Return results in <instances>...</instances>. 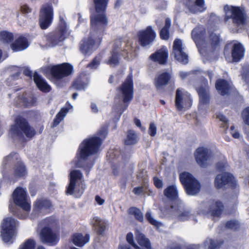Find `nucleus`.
Instances as JSON below:
<instances>
[{
    "instance_id": "9b49d317",
    "label": "nucleus",
    "mask_w": 249,
    "mask_h": 249,
    "mask_svg": "<svg viewBox=\"0 0 249 249\" xmlns=\"http://www.w3.org/2000/svg\"><path fill=\"white\" fill-rule=\"evenodd\" d=\"M157 34L152 26H148L145 29L139 30L137 34L138 42L142 48H149L156 39Z\"/></svg>"
},
{
    "instance_id": "0eeeda50",
    "label": "nucleus",
    "mask_w": 249,
    "mask_h": 249,
    "mask_svg": "<svg viewBox=\"0 0 249 249\" xmlns=\"http://www.w3.org/2000/svg\"><path fill=\"white\" fill-rule=\"evenodd\" d=\"M179 178L187 195L195 196L200 191V182L191 173L185 171L179 174Z\"/></svg>"
},
{
    "instance_id": "58836bf2",
    "label": "nucleus",
    "mask_w": 249,
    "mask_h": 249,
    "mask_svg": "<svg viewBox=\"0 0 249 249\" xmlns=\"http://www.w3.org/2000/svg\"><path fill=\"white\" fill-rule=\"evenodd\" d=\"M128 213L130 215L134 216L135 218L140 222L143 221V215L141 210L135 207H131L128 210Z\"/></svg>"
},
{
    "instance_id": "c756f323",
    "label": "nucleus",
    "mask_w": 249,
    "mask_h": 249,
    "mask_svg": "<svg viewBox=\"0 0 249 249\" xmlns=\"http://www.w3.org/2000/svg\"><path fill=\"white\" fill-rule=\"evenodd\" d=\"M94 223L92 225L93 229L99 236L103 235L107 229L106 222L98 217L94 218Z\"/></svg>"
},
{
    "instance_id": "49530a36",
    "label": "nucleus",
    "mask_w": 249,
    "mask_h": 249,
    "mask_svg": "<svg viewBox=\"0 0 249 249\" xmlns=\"http://www.w3.org/2000/svg\"><path fill=\"white\" fill-rule=\"evenodd\" d=\"M145 218L150 224L156 227L159 228L161 225V222L157 221L152 217L151 213L149 212H147L145 213Z\"/></svg>"
},
{
    "instance_id": "c9c22d12",
    "label": "nucleus",
    "mask_w": 249,
    "mask_h": 249,
    "mask_svg": "<svg viewBox=\"0 0 249 249\" xmlns=\"http://www.w3.org/2000/svg\"><path fill=\"white\" fill-rule=\"evenodd\" d=\"M138 138L135 131L133 130H128L127 135L124 141V144L126 145H132L137 143Z\"/></svg>"
},
{
    "instance_id": "6ab92c4d",
    "label": "nucleus",
    "mask_w": 249,
    "mask_h": 249,
    "mask_svg": "<svg viewBox=\"0 0 249 249\" xmlns=\"http://www.w3.org/2000/svg\"><path fill=\"white\" fill-rule=\"evenodd\" d=\"M195 157L196 162L201 167H206L210 158L208 149L203 147L197 148L195 153Z\"/></svg>"
},
{
    "instance_id": "e2e57ef3",
    "label": "nucleus",
    "mask_w": 249,
    "mask_h": 249,
    "mask_svg": "<svg viewBox=\"0 0 249 249\" xmlns=\"http://www.w3.org/2000/svg\"><path fill=\"white\" fill-rule=\"evenodd\" d=\"M23 73L24 75L32 78V71L28 67H25L24 69Z\"/></svg>"
},
{
    "instance_id": "f8f14e48",
    "label": "nucleus",
    "mask_w": 249,
    "mask_h": 249,
    "mask_svg": "<svg viewBox=\"0 0 249 249\" xmlns=\"http://www.w3.org/2000/svg\"><path fill=\"white\" fill-rule=\"evenodd\" d=\"M192 102L193 100L190 93L183 92L182 89H178L176 90L175 105L178 110L189 109L192 105Z\"/></svg>"
},
{
    "instance_id": "79ce46f5",
    "label": "nucleus",
    "mask_w": 249,
    "mask_h": 249,
    "mask_svg": "<svg viewBox=\"0 0 249 249\" xmlns=\"http://www.w3.org/2000/svg\"><path fill=\"white\" fill-rule=\"evenodd\" d=\"M240 227L241 225L240 222L235 219L228 220L225 224V227L226 229L234 231H239L240 229Z\"/></svg>"
},
{
    "instance_id": "4468645a",
    "label": "nucleus",
    "mask_w": 249,
    "mask_h": 249,
    "mask_svg": "<svg viewBox=\"0 0 249 249\" xmlns=\"http://www.w3.org/2000/svg\"><path fill=\"white\" fill-rule=\"evenodd\" d=\"M12 197L17 206L26 211L30 210L31 205L28 202L27 193L25 189L21 187H17L12 194Z\"/></svg>"
},
{
    "instance_id": "ea45409f",
    "label": "nucleus",
    "mask_w": 249,
    "mask_h": 249,
    "mask_svg": "<svg viewBox=\"0 0 249 249\" xmlns=\"http://www.w3.org/2000/svg\"><path fill=\"white\" fill-rule=\"evenodd\" d=\"M195 5L197 7V9H196L193 6H188V8L193 13H196L197 12H202L206 9L204 0H195Z\"/></svg>"
},
{
    "instance_id": "052dcab7",
    "label": "nucleus",
    "mask_w": 249,
    "mask_h": 249,
    "mask_svg": "<svg viewBox=\"0 0 249 249\" xmlns=\"http://www.w3.org/2000/svg\"><path fill=\"white\" fill-rule=\"evenodd\" d=\"M29 190L31 196H35L37 192V189L34 184H30Z\"/></svg>"
},
{
    "instance_id": "f3484780",
    "label": "nucleus",
    "mask_w": 249,
    "mask_h": 249,
    "mask_svg": "<svg viewBox=\"0 0 249 249\" xmlns=\"http://www.w3.org/2000/svg\"><path fill=\"white\" fill-rule=\"evenodd\" d=\"M173 80L171 72L164 71L159 73L155 77L153 84L158 90L163 89L165 87L170 84Z\"/></svg>"
},
{
    "instance_id": "b1692460",
    "label": "nucleus",
    "mask_w": 249,
    "mask_h": 249,
    "mask_svg": "<svg viewBox=\"0 0 249 249\" xmlns=\"http://www.w3.org/2000/svg\"><path fill=\"white\" fill-rule=\"evenodd\" d=\"M29 44L27 38L21 35L18 36L10 44L11 49L14 52H20L25 50Z\"/></svg>"
},
{
    "instance_id": "ddd939ff",
    "label": "nucleus",
    "mask_w": 249,
    "mask_h": 249,
    "mask_svg": "<svg viewBox=\"0 0 249 249\" xmlns=\"http://www.w3.org/2000/svg\"><path fill=\"white\" fill-rule=\"evenodd\" d=\"M53 18V10L51 5L43 6L40 10L38 23L42 30H46L52 24Z\"/></svg>"
},
{
    "instance_id": "864d4df0",
    "label": "nucleus",
    "mask_w": 249,
    "mask_h": 249,
    "mask_svg": "<svg viewBox=\"0 0 249 249\" xmlns=\"http://www.w3.org/2000/svg\"><path fill=\"white\" fill-rule=\"evenodd\" d=\"M216 118L223 123V125L222 127H226L227 128L228 127V120L224 115L219 113L216 115Z\"/></svg>"
},
{
    "instance_id": "4d7b16f0",
    "label": "nucleus",
    "mask_w": 249,
    "mask_h": 249,
    "mask_svg": "<svg viewBox=\"0 0 249 249\" xmlns=\"http://www.w3.org/2000/svg\"><path fill=\"white\" fill-rule=\"evenodd\" d=\"M133 193L136 195H140L143 193V187L139 186L133 188Z\"/></svg>"
},
{
    "instance_id": "4be33fe9",
    "label": "nucleus",
    "mask_w": 249,
    "mask_h": 249,
    "mask_svg": "<svg viewBox=\"0 0 249 249\" xmlns=\"http://www.w3.org/2000/svg\"><path fill=\"white\" fill-rule=\"evenodd\" d=\"M209 41L210 44L209 51L213 54L217 53L220 47L222 39L220 35L216 34L213 32H211L209 34Z\"/></svg>"
},
{
    "instance_id": "4c0bfd02",
    "label": "nucleus",
    "mask_w": 249,
    "mask_h": 249,
    "mask_svg": "<svg viewBox=\"0 0 249 249\" xmlns=\"http://www.w3.org/2000/svg\"><path fill=\"white\" fill-rule=\"evenodd\" d=\"M14 39L13 33L3 30L0 32V41L4 44L12 43Z\"/></svg>"
},
{
    "instance_id": "a18cd8bd",
    "label": "nucleus",
    "mask_w": 249,
    "mask_h": 249,
    "mask_svg": "<svg viewBox=\"0 0 249 249\" xmlns=\"http://www.w3.org/2000/svg\"><path fill=\"white\" fill-rule=\"evenodd\" d=\"M36 246V242L33 239L29 238L26 240L22 244L18 249H35Z\"/></svg>"
},
{
    "instance_id": "338daca9",
    "label": "nucleus",
    "mask_w": 249,
    "mask_h": 249,
    "mask_svg": "<svg viewBox=\"0 0 249 249\" xmlns=\"http://www.w3.org/2000/svg\"><path fill=\"white\" fill-rule=\"evenodd\" d=\"M234 129V126H231V134L232 136L235 139H238L240 137V134L238 131L233 132Z\"/></svg>"
},
{
    "instance_id": "bb28decb",
    "label": "nucleus",
    "mask_w": 249,
    "mask_h": 249,
    "mask_svg": "<svg viewBox=\"0 0 249 249\" xmlns=\"http://www.w3.org/2000/svg\"><path fill=\"white\" fill-rule=\"evenodd\" d=\"M18 100L22 104L24 108H30L36 105V98L33 95H27L26 93L18 95Z\"/></svg>"
},
{
    "instance_id": "20e7f679",
    "label": "nucleus",
    "mask_w": 249,
    "mask_h": 249,
    "mask_svg": "<svg viewBox=\"0 0 249 249\" xmlns=\"http://www.w3.org/2000/svg\"><path fill=\"white\" fill-rule=\"evenodd\" d=\"M10 131L13 138L23 141L25 140L24 136L32 138L36 134L35 129L30 125L28 120L20 116L15 119V124L11 126Z\"/></svg>"
},
{
    "instance_id": "473e14b6",
    "label": "nucleus",
    "mask_w": 249,
    "mask_h": 249,
    "mask_svg": "<svg viewBox=\"0 0 249 249\" xmlns=\"http://www.w3.org/2000/svg\"><path fill=\"white\" fill-rule=\"evenodd\" d=\"M164 195L170 200L174 201L178 198V191L175 185L168 186L163 191Z\"/></svg>"
},
{
    "instance_id": "2f4dec72",
    "label": "nucleus",
    "mask_w": 249,
    "mask_h": 249,
    "mask_svg": "<svg viewBox=\"0 0 249 249\" xmlns=\"http://www.w3.org/2000/svg\"><path fill=\"white\" fill-rule=\"evenodd\" d=\"M136 240L138 244L145 249H152L151 244L149 239L141 232L136 233Z\"/></svg>"
},
{
    "instance_id": "13d9d810",
    "label": "nucleus",
    "mask_w": 249,
    "mask_h": 249,
    "mask_svg": "<svg viewBox=\"0 0 249 249\" xmlns=\"http://www.w3.org/2000/svg\"><path fill=\"white\" fill-rule=\"evenodd\" d=\"M216 169L219 172H223L225 170V165L222 162H218L216 164Z\"/></svg>"
},
{
    "instance_id": "774afa93",
    "label": "nucleus",
    "mask_w": 249,
    "mask_h": 249,
    "mask_svg": "<svg viewBox=\"0 0 249 249\" xmlns=\"http://www.w3.org/2000/svg\"><path fill=\"white\" fill-rule=\"evenodd\" d=\"M95 199L97 203L100 205L103 204L105 202L104 199L98 195L95 196Z\"/></svg>"
},
{
    "instance_id": "423d86ee",
    "label": "nucleus",
    "mask_w": 249,
    "mask_h": 249,
    "mask_svg": "<svg viewBox=\"0 0 249 249\" xmlns=\"http://www.w3.org/2000/svg\"><path fill=\"white\" fill-rule=\"evenodd\" d=\"M83 178V174L80 170H72L69 174V183L66 187V194L80 197L86 188L85 184L82 182Z\"/></svg>"
},
{
    "instance_id": "7c9ffc66",
    "label": "nucleus",
    "mask_w": 249,
    "mask_h": 249,
    "mask_svg": "<svg viewBox=\"0 0 249 249\" xmlns=\"http://www.w3.org/2000/svg\"><path fill=\"white\" fill-rule=\"evenodd\" d=\"M73 243L76 246L82 247L89 240V235L86 234L84 236L81 233H75L71 236Z\"/></svg>"
},
{
    "instance_id": "7ed1b4c3",
    "label": "nucleus",
    "mask_w": 249,
    "mask_h": 249,
    "mask_svg": "<svg viewBox=\"0 0 249 249\" xmlns=\"http://www.w3.org/2000/svg\"><path fill=\"white\" fill-rule=\"evenodd\" d=\"M118 90L122 95L124 104L116 106L115 111L121 115L128 107L134 97V84L133 75L129 73L121 85L118 88Z\"/></svg>"
},
{
    "instance_id": "6e6552de",
    "label": "nucleus",
    "mask_w": 249,
    "mask_h": 249,
    "mask_svg": "<svg viewBox=\"0 0 249 249\" xmlns=\"http://www.w3.org/2000/svg\"><path fill=\"white\" fill-rule=\"evenodd\" d=\"M245 51V48L241 43L231 40L225 45L223 53L226 60L231 58L232 62L236 63L244 57Z\"/></svg>"
},
{
    "instance_id": "dca6fc26",
    "label": "nucleus",
    "mask_w": 249,
    "mask_h": 249,
    "mask_svg": "<svg viewBox=\"0 0 249 249\" xmlns=\"http://www.w3.org/2000/svg\"><path fill=\"white\" fill-rule=\"evenodd\" d=\"M41 241L50 246H55L59 242L60 237L58 233L54 232L49 227H43L40 232Z\"/></svg>"
},
{
    "instance_id": "9d476101",
    "label": "nucleus",
    "mask_w": 249,
    "mask_h": 249,
    "mask_svg": "<svg viewBox=\"0 0 249 249\" xmlns=\"http://www.w3.org/2000/svg\"><path fill=\"white\" fill-rule=\"evenodd\" d=\"M214 185L218 190H225L227 189L234 190L237 188V181L231 173L224 172L216 175L214 180Z\"/></svg>"
},
{
    "instance_id": "c85d7f7f",
    "label": "nucleus",
    "mask_w": 249,
    "mask_h": 249,
    "mask_svg": "<svg viewBox=\"0 0 249 249\" xmlns=\"http://www.w3.org/2000/svg\"><path fill=\"white\" fill-rule=\"evenodd\" d=\"M196 89L199 97L200 103L203 105L208 104L210 101L209 87L200 86Z\"/></svg>"
},
{
    "instance_id": "3c124183",
    "label": "nucleus",
    "mask_w": 249,
    "mask_h": 249,
    "mask_svg": "<svg viewBox=\"0 0 249 249\" xmlns=\"http://www.w3.org/2000/svg\"><path fill=\"white\" fill-rule=\"evenodd\" d=\"M126 239L127 242L133 248L135 247H138V245H137L134 242L133 234L132 232H129L127 234Z\"/></svg>"
},
{
    "instance_id": "6e6d98bb",
    "label": "nucleus",
    "mask_w": 249,
    "mask_h": 249,
    "mask_svg": "<svg viewBox=\"0 0 249 249\" xmlns=\"http://www.w3.org/2000/svg\"><path fill=\"white\" fill-rule=\"evenodd\" d=\"M153 182L154 184L155 187L158 189L161 188L163 186V182L162 180L160 178H159L157 177H155L153 178Z\"/></svg>"
},
{
    "instance_id": "bf43d9fd",
    "label": "nucleus",
    "mask_w": 249,
    "mask_h": 249,
    "mask_svg": "<svg viewBox=\"0 0 249 249\" xmlns=\"http://www.w3.org/2000/svg\"><path fill=\"white\" fill-rule=\"evenodd\" d=\"M21 12L24 14H28L32 12V9L27 5L24 4L20 7Z\"/></svg>"
},
{
    "instance_id": "8fccbe9b",
    "label": "nucleus",
    "mask_w": 249,
    "mask_h": 249,
    "mask_svg": "<svg viewBox=\"0 0 249 249\" xmlns=\"http://www.w3.org/2000/svg\"><path fill=\"white\" fill-rule=\"evenodd\" d=\"M242 79L249 84V67H246L243 68L242 73Z\"/></svg>"
},
{
    "instance_id": "393cba45",
    "label": "nucleus",
    "mask_w": 249,
    "mask_h": 249,
    "mask_svg": "<svg viewBox=\"0 0 249 249\" xmlns=\"http://www.w3.org/2000/svg\"><path fill=\"white\" fill-rule=\"evenodd\" d=\"M34 81L37 88L43 92H49L52 89L47 81L37 72L34 73Z\"/></svg>"
},
{
    "instance_id": "aec40b11",
    "label": "nucleus",
    "mask_w": 249,
    "mask_h": 249,
    "mask_svg": "<svg viewBox=\"0 0 249 249\" xmlns=\"http://www.w3.org/2000/svg\"><path fill=\"white\" fill-rule=\"evenodd\" d=\"M52 207L50 200L44 198L37 199L34 203L33 213L36 215H39L43 211L50 210Z\"/></svg>"
},
{
    "instance_id": "72a5a7b5",
    "label": "nucleus",
    "mask_w": 249,
    "mask_h": 249,
    "mask_svg": "<svg viewBox=\"0 0 249 249\" xmlns=\"http://www.w3.org/2000/svg\"><path fill=\"white\" fill-rule=\"evenodd\" d=\"M224 209L223 203L220 200L215 201L211 206L210 212L214 217H219L222 214Z\"/></svg>"
},
{
    "instance_id": "a878e982",
    "label": "nucleus",
    "mask_w": 249,
    "mask_h": 249,
    "mask_svg": "<svg viewBox=\"0 0 249 249\" xmlns=\"http://www.w3.org/2000/svg\"><path fill=\"white\" fill-rule=\"evenodd\" d=\"M13 175L16 178L25 177L27 175V170L24 163L20 160L14 163L13 167Z\"/></svg>"
},
{
    "instance_id": "5701e85b",
    "label": "nucleus",
    "mask_w": 249,
    "mask_h": 249,
    "mask_svg": "<svg viewBox=\"0 0 249 249\" xmlns=\"http://www.w3.org/2000/svg\"><path fill=\"white\" fill-rule=\"evenodd\" d=\"M231 16L233 23L238 25H243L246 23V18L243 11L239 7L231 6Z\"/></svg>"
},
{
    "instance_id": "a211bd4d",
    "label": "nucleus",
    "mask_w": 249,
    "mask_h": 249,
    "mask_svg": "<svg viewBox=\"0 0 249 249\" xmlns=\"http://www.w3.org/2000/svg\"><path fill=\"white\" fill-rule=\"evenodd\" d=\"M173 53L175 58L182 64L188 63V56L183 52L182 41L179 39H176L173 43Z\"/></svg>"
},
{
    "instance_id": "f257e3e1",
    "label": "nucleus",
    "mask_w": 249,
    "mask_h": 249,
    "mask_svg": "<svg viewBox=\"0 0 249 249\" xmlns=\"http://www.w3.org/2000/svg\"><path fill=\"white\" fill-rule=\"evenodd\" d=\"M98 14L90 17V26L94 33L84 37L79 45L80 52L85 55H90L101 45L107 24L105 13L109 0H93Z\"/></svg>"
},
{
    "instance_id": "0e129e2a",
    "label": "nucleus",
    "mask_w": 249,
    "mask_h": 249,
    "mask_svg": "<svg viewBox=\"0 0 249 249\" xmlns=\"http://www.w3.org/2000/svg\"><path fill=\"white\" fill-rule=\"evenodd\" d=\"M92 165L91 164H87L86 165H78V167H81V168H83L84 169V170L86 172L87 175H88L89 173L90 170L91 168L92 167Z\"/></svg>"
},
{
    "instance_id": "39448f33",
    "label": "nucleus",
    "mask_w": 249,
    "mask_h": 249,
    "mask_svg": "<svg viewBox=\"0 0 249 249\" xmlns=\"http://www.w3.org/2000/svg\"><path fill=\"white\" fill-rule=\"evenodd\" d=\"M102 139L99 137L94 136L86 139L81 142L78 148L77 156L80 160H86L91 155L96 154L101 146Z\"/></svg>"
},
{
    "instance_id": "cd10ccee",
    "label": "nucleus",
    "mask_w": 249,
    "mask_h": 249,
    "mask_svg": "<svg viewBox=\"0 0 249 249\" xmlns=\"http://www.w3.org/2000/svg\"><path fill=\"white\" fill-rule=\"evenodd\" d=\"M215 88L222 96L229 93L230 86L228 82L224 79H218L215 82Z\"/></svg>"
},
{
    "instance_id": "680f3d73",
    "label": "nucleus",
    "mask_w": 249,
    "mask_h": 249,
    "mask_svg": "<svg viewBox=\"0 0 249 249\" xmlns=\"http://www.w3.org/2000/svg\"><path fill=\"white\" fill-rule=\"evenodd\" d=\"M13 156L11 154L5 157L3 162L5 164H7L9 163L13 162Z\"/></svg>"
},
{
    "instance_id": "e433bc0d",
    "label": "nucleus",
    "mask_w": 249,
    "mask_h": 249,
    "mask_svg": "<svg viewBox=\"0 0 249 249\" xmlns=\"http://www.w3.org/2000/svg\"><path fill=\"white\" fill-rule=\"evenodd\" d=\"M68 111L69 109L67 107L62 108L56 115L51 124V126L52 127H54L57 126L63 120L64 117L66 116Z\"/></svg>"
},
{
    "instance_id": "de8ad7c7",
    "label": "nucleus",
    "mask_w": 249,
    "mask_h": 249,
    "mask_svg": "<svg viewBox=\"0 0 249 249\" xmlns=\"http://www.w3.org/2000/svg\"><path fill=\"white\" fill-rule=\"evenodd\" d=\"M190 215L189 211L184 210L178 214L177 218L179 221H184L188 220Z\"/></svg>"
},
{
    "instance_id": "37998d69",
    "label": "nucleus",
    "mask_w": 249,
    "mask_h": 249,
    "mask_svg": "<svg viewBox=\"0 0 249 249\" xmlns=\"http://www.w3.org/2000/svg\"><path fill=\"white\" fill-rule=\"evenodd\" d=\"M224 241L223 240H214L209 239L205 241L204 244H208V249H219L220 247L224 244Z\"/></svg>"
},
{
    "instance_id": "412c9836",
    "label": "nucleus",
    "mask_w": 249,
    "mask_h": 249,
    "mask_svg": "<svg viewBox=\"0 0 249 249\" xmlns=\"http://www.w3.org/2000/svg\"><path fill=\"white\" fill-rule=\"evenodd\" d=\"M149 58L154 62H157L161 65H164L167 63L168 60V51L165 49L157 50L152 53Z\"/></svg>"
},
{
    "instance_id": "69168bd1",
    "label": "nucleus",
    "mask_w": 249,
    "mask_h": 249,
    "mask_svg": "<svg viewBox=\"0 0 249 249\" xmlns=\"http://www.w3.org/2000/svg\"><path fill=\"white\" fill-rule=\"evenodd\" d=\"M107 134V130L105 129H102L100 130L98 132V135L103 138H105Z\"/></svg>"
},
{
    "instance_id": "f03ea898",
    "label": "nucleus",
    "mask_w": 249,
    "mask_h": 249,
    "mask_svg": "<svg viewBox=\"0 0 249 249\" xmlns=\"http://www.w3.org/2000/svg\"><path fill=\"white\" fill-rule=\"evenodd\" d=\"M73 72V66L69 63L48 66L45 69L46 74L58 86L63 87L64 83L61 81L63 78L71 75Z\"/></svg>"
},
{
    "instance_id": "09e8293b",
    "label": "nucleus",
    "mask_w": 249,
    "mask_h": 249,
    "mask_svg": "<svg viewBox=\"0 0 249 249\" xmlns=\"http://www.w3.org/2000/svg\"><path fill=\"white\" fill-rule=\"evenodd\" d=\"M241 115L245 124L249 126V107L243 110Z\"/></svg>"
},
{
    "instance_id": "1a4fd4ad",
    "label": "nucleus",
    "mask_w": 249,
    "mask_h": 249,
    "mask_svg": "<svg viewBox=\"0 0 249 249\" xmlns=\"http://www.w3.org/2000/svg\"><path fill=\"white\" fill-rule=\"evenodd\" d=\"M67 23L64 18L59 17V22L57 27L53 31L46 36L47 41L52 46H55L63 42L66 38L67 33Z\"/></svg>"
},
{
    "instance_id": "a19ab883",
    "label": "nucleus",
    "mask_w": 249,
    "mask_h": 249,
    "mask_svg": "<svg viewBox=\"0 0 249 249\" xmlns=\"http://www.w3.org/2000/svg\"><path fill=\"white\" fill-rule=\"evenodd\" d=\"M86 87L83 78L81 75L78 76L72 82L71 87L76 90L84 89Z\"/></svg>"
},
{
    "instance_id": "f704fd0d",
    "label": "nucleus",
    "mask_w": 249,
    "mask_h": 249,
    "mask_svg": "<svg viewBox=\"0 0 249 249\" xmlns=\"http://www.w3.org/2000/svg\"><path fill=\"white\" fill-rule=\"evenodd\" d=\"M171 25V21L169 18H166L165 20L164 26L160 30L159 35L160 38L162 40H167L170 37V28Z\"/></svg>"
},
{
    "instance_id": "5fc2aeb1",
    "label": "nucleus",
    "mask_w": 249,
    "mask_h": 249,
    "mask_svg": "<svg viewBox=\"0 0 249 249\" xmlns=\"http://www.w3.org/2000/svg\"><path fill=\"white\" fill-rule=\"evenodd\" d=\"M157 133V127L155 124L153 123L150 124L148 133L151 137H154L156 135Z\"/></svg>"
},
{
    "instance_id": "2eb2a0df",
    "label": "nucleus",
    "mask_w": 249,
    "mask_h": 249,
    "mask_svg": "<svg viewBox=\"0 0 249 249\" xmlns=\"http://www.w3.org/2000/svg\"><path fill=\"white\" fill-rule=\"evenodd\" d=\"M17 221L9 217L4 218L1 225V236L5 243H9L12 240L15 233Z\"/></svg>"
},
{
    "instance_id": "603ef678",
    "label": "nucleus",
    "mask_w": 249,
    "mask_h": 249,
    "mask_svg": "<svg viewBox=\"0 0 249 249\" xmlns=\"http://www.w3.org/2000/svg\"><path fill=\"white\" fill-rule=\"evenodd\" d=\"M100 64V61L97 57H94L92 61L88 64L87 67L91 69L96 68Z\"/></svg>"
},
{
    "instance_id": "c03bdc74",
    "label": "nucleus",
    "mask_w": 249,
    "mask_h": 249,
    "mask_svg": "<svg viewBox=\"0 0 249 249\" xmlns=\"http://www.w3.org/2000/svg\"><path fill=\"white\" fill-rule=\"evenodd\" d=\"M120 62V54L119 53L112 51L111 52V56L108 59L107 63L110 65L117 66L119 65Z\"/></svg>"
}]
</instances>
